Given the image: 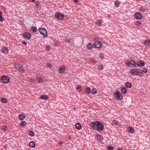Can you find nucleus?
<instances>
[{
  "label": "nucleus",
  "instance_id": "42",
  "mask_svg": "<svg viewBox=\"0 0 150 150\" xmlns=\"http://www.w3.org/2000/svg\"><path fill=\"white\" fill-rule=\"evenodd\" d=\"M37 81L40 83L42 82V80L41 78H39L38 79H37Z\"/></svg>",
  "mask_w": 150,
  "mask_h": 150
},
{
  "label": "nucleus",
  "instance_id": "5",
  "mask_svg": "<svg viewBox=\"0 0 150 150\" xmlns=\"http://www.w3.org/2000/svg\"><path fill=\"white\" fill-rule=\"evenodd\" d=\"M38 30L40 33L42 35L45 37L47 36V32L46 30L44 28H39Z\"/></svg>",
  "mask_w": 150,
  "mask_h": 150
},
{
  "label": "nucleus",
  "instance_id": "33",
  "mask_svg": "<svg viewBox=\"0 0 150 150\" xmlns=\"http://www.w3.org/2000/svg\"><path fill=\"white\" fill-rule=\"evenodd\" d=\"M120 4L119 2L118 1H116L114 3V4L115 6L117 7H119V6Z\"/></svg>",
  "mask_w": 150,
  "mask_h": 150
},
{
  "label": "nucleus",
  "instance_id": "23",
  "mask_svg": "<svg viewBox=\"0 0 150 150\" xmlns=\"http://www.w3.org/2000/svg\"><path fill=\"white\" fill-rule=\"evenodd\" d=\"M121 91L123 94H125L127 92L126 88L124 87H123L121 89Z\"/></svg>",
  "mask_w": 150,
  "mask_h": 150
},
{
  "label": "nucleus",
  "instance_id": "29",
  "mask_svg": "<svg viewBox=\"0 0 150 150\" xmlns=\"http://www.w3.org/2000/svg\"><path fill=\"white\" fill-rule=\"evenodd\" d=\"M112 123L114 125H119V124L118 121L116 120H114L112 121Z\"/></svg>",
  "mask_w": 150,
  "mask_h": 150
},
{
  "label": "nucleus",
  "instance_id": "44",
  "mask_svg": "<svg viewBox=\"0 0 150 150\" xmlns=\"http://www.w3.org/2000/svg\"><path fill=\"white\" fill-rule=\"evenodd\" d=\"M99 56L100 57V58H101L102 59H103L104 56H103V54H102V53H100L99 54Z\"/></svg>",
  "mask_w": 150,
  "mask_h": 150
},
{
  "label": "nucleus",
  "instance_id": "37",
  "mask_svg": "<svg viewBox=\"0 0 150 150\" xmlns=\"http://www.w3.org/2000/svg\"><path fill=\"white\" fill-rule=\"evenodd\" d=\"M46 67L48 68H51L52 67V65L51 64L47 63L46 65Z\"/></svg>",
  "mask_w": 150,
  "mask_h": 150
},
{
  "label": "nucleus",
  "instance_id": "13",
  "mask_svg": "<svg viewBox=\"0 0 150 150\" xmlns=\"http://www.w3.org/2000/svg\"><path fill=\"white\" fill-rule=\"evenodd\" d=\"M1 51L3 53L6 54L8 53V50L6 47H4L2 49Z\"/></svg>",
  "mask_w": 150,
  "mask_h": 150
},
{
  "label": "nucleus",
  "instance_id": "34",
  "mask_svg": "<svg viewBox=\"0 0 150 150\" xmlns=\"http://www.w3.org/2000/svg\"><path fill=\"white\" fill-rule=\"evenodd\" d=\"M76 89L78 92H80L81 89V86L80 85H78L77 86Z\"/></svg>",
  "mask_w": 150,
  "mask_h": 150
},
{
  "label": "nucleus",
  "instance_id": "20",
  "mask_svg": "<svg viewBox=\"0 0 150 150\" xmlns=\"http://www.w3.org/2000/svg\"><path fill=\"white\" fill-rule=\"evenodd\" d=\"M1 102L3 103H6L7 102V100L6 98H1Z\"/></svg>",
  "mask_w": 150,
  "mask_h": 150
},
{
  "label": "nucleus",
  "instance_id": "54",
  "mask_svg": "<svg viewBox=\"0 0 150 150\" xmlns=\"http://www.w3.org/2000/svg\"><path fill=\"white\" fill-rule=\"evenodd\" d=\"M68 41L69 42H70V40H68Z\"/></svg>",
  "mask_w": 150,
  "mask_h": 150
},
{
  "label": "nucleus",
  "instance_id": "16",
  "mask_svg": "<svg viewBox=\"0 0 150 150\" xmlns=\"http://www.w3.org/2000/svg\"><path fill=\"white\" fill-rule=\"evenodd\" d=\"M18 117L20 120H22L25 118V115L23 114H20L18 116Z\"/></svg>",
  "mask_w": 150,
  "mask_h": 150
},
{
  "label": "nucleus",
  "instance_id": "45",
  "mask_svg": "<svg viewBox=\"0 0 150 150\" xmlns=\"http://www.w3.org/2000/svg\"><path fill=\"white\" fill-rule=\"evenodd\" d=\"M46 49H47V50H50V46L49 45H46Z\"/></svg>",
  "mask_w": 150,
  "mask_h": 150
},
{
  "label": "nucleus",
  "instance_id": "19",
  "mask_svg": "<svg viewBox=\"0 0 150 150\" xmlns=\"http://www.w3.org/2000/svg\"><path fill=\"white\" fill-rule=\"evenodd\" d=\"M81 127V124L79 123H77L76 125V128L80 130Z\"/></svg>",
  "mask_w": 150,
  "mask_h": 150
},
{
  "label": "nucleus",
  "instance_id": "15",
  "mask_svg": "<svg viewBox=\"0 0 150 150\" xmlns=\"http://www.w3.org/2000/svg\"><path fill=\"white\" fill-rule=\"evenodd\" d=\"M125 85L126 87L128 88H131L132 86V84L128 82H126Z\"/></svg>",
  "mask_w": 150,
  "mask_h": 150
},
{
  "label": "nucleus",
  "instance_id": "17",
  "mask_svg": "<svg viewBox=\"0 0 150 150\" xmlns=\"http://www.w3.org/2000/svg\"><path fill=\"white\" fill-rule=\"evenodd\" d=\"M29 145L30 147L33 148L35 147V143L33 141H31L30 142Z\"/></svg>",
  "mask_w": 150,
  "mask_h": 150
},
{
  "label": "nucleus",
  "instance_id": "32",
  "mask_svg": "<svg viewBox=\"0 0 150 150\" xmlns=\"http://www.w3.org/2000/svg\"><path fill=\"white\" fill-rule=\"evenodd\" d=\"M29 135L32 137L34 136L35 135V134L33 131H30L29 132Z\"/></svg>",
  "mask_w": 150,
  "mask_h": 150
},
{
  "label": "nucleus",
  "instance_id": "52",
  "mask_svg": "<svg viewBox=\"0 0 150 150\" xmlns=\"http://www.w3.org/2000/svg\"><path fill=\"white\" fill-rule=\"evenodd\" d=\"M79 1V0H74V1L75 3H77Z\"/></svg>",
  "mask_w": 150,
  "mask_h": 150
},
{
  "label": "nucleus",
  "instance_id": "10",
  "mask_svg": "<svg viewBox=\"0 0 150 150\" xmlns=\"http://www.w3.org/2000/svg\"><path fill=\"white\" fill-rule=\"evenodd\" d=\"M23 37L25 39L29 40L31 38V35L30 33L26 32L23 33Z\"/></svg>",
  "mask_w": 150,
  "mask_h": 150
},
{
  "label": "nucleus",
  "instance_id": "2",
  "mask_svg": "<svg viewBox=\"0 0 150 150\" xmlns=\"http://www.w3.org/2000/svg\"><path fill=\"white\" fill-rule=\"evenodd\" d=\"M15 67L16 69L21 73H23L25 71V67L19 64H15Z\"/></svg>",
  "mask_w": 150,
  "mask_h": 150
},
{
  "label": "nucleus",
  "instance_id": "56",
  "mask_svg": "<svg viewBox=\"0 0 150 150\" xmlns=\"http://www.w3.org/2000/svg\"><path fill=\"white\" fill-rule=\"evenodd\" d=\"M137 1H139V0H137Z\"/></svg>",
  "mask_w": 150,
  "mask_h": 150
},
{
  "label": "nucleus",
  "instance_id": "49",
  "mask_svg": "<svg viewBox=\"0 0 150 150\" xmlns=\"http://www.w3.org/2000/svg\"><path fill=\"white\" fill-rule=\"evenodd\" d=\"M35 81V80H34L33 79H31L30 80V81L31 82H34V81Z\"/></svg>",
  "mask_w": 150,
  "mask_h": 150
},
{
  "label": "nucleus",
  "instance_id": "46",
  "mask_svg": "<svg viewBox=\"0 0 150 150\" xmlns=\"http://www.w3.org/2000/svg\"><path fill=\"white\" fill-rule=\"evenodd\" d=\"M143 71L144 73H146L147 72V70L146 69L144 68L143 69Z\"/></svg>",
  "mask_w": 150,
  "mask_h": 150
},
{
  "label": "nucleus",
  "instance_id": "50",
  "mask_svg": "<svg viewBox=\"0 0 150 150\" xmlns=\"http://www.w3.org/2000/svg\"><path fill=\"white\" fill-rule=\"evenodd\" d=\"M22 43L24 45H26L27 44V42L25 41H23L22 42Z\"/></svg>",
  "mask_w": 150,
  "mask_h": 150
},
{
  "label": "nucleus",
  "instance_id": "21",
  "mask_svg": "<svg viewBox=\"0 0 150 150\" xmlns=\"http://www.w3.org/2000/svg\"><path fill=\"white\" fill-rule=\"evenodd\" d=\"M128 130L129 132H130L131 133H132L134 132V128L131 127H129L128 128Z\"/></svg>",
  "mask_w": 150,
  "mask_h": 150
},
{
  "label": "nucleus",
  "instance_id": "6",
  "mask_svg": "<svg viewBox=\"0 0 150 150\" xmlns=\"http://www.w3.org/2000/svg\"><path fill=\"white\" fill-rule=\"evenodd\" d=\"M55 16L56 18L59 20H62L64 18V15L62 13L57 12Z\"/></svg>",
  "mask_w": 150,
  "mask_h": 150
},
{
  "label": "nucleus",
  "instance_id": "41",
  "mask_svg": "<svg viewBox=\"0 0 150 150\" xmlns=\"http://www.w3.org/2000/svg\"><path fill=\"white\" fill-rule=\"evenodd\" d=\"M4 20V18L2 17V13H0V21H3Z\"/></svg>",
  "mask_w": 150,
  "mask_h": 150
},
{
  "label": "nucleus",
  "instance_id": "22",
  "mask_svg": "<svg viewBox=\"0 0 150 150\" xmlns=\"http://www.w3.org/2000/svg\"><path fill=\"white\" fill-rule=\"evenodd\" d=\"M144 44L145 45H149L150 44V40H145L144 42Z\"/></svg>",
  "mask_w": 150,
  "mask_h": 150
},
{
  "label": "nucleus",
  "instance_id": "27",
  "mask_svg": "<svg viewBox=\"0 0 150 150\" xmlns=\"http://www.w3.org/2000/svg\"><path fill=\"white\" fill-rule=\"evenodd\" d=\"M132 63V60H131L129 61H127L126 62V64L128 66H129Z\"/></svg>",
  "mask_w": 150,
  "mask_h": 150
},
{
  "label": "nucleus",
  "instance_id": "48",
  "mask_svg": "<svg viewBox=\"0 0 150 150\" xmlns=\"http://www.w3.org/2000/svg\"><path fill=\"white\" fill-rule=\"evenodd\" d=\"M40 2H37L36 3V7H39V4Z\"/></svg>",
  "mask_w": 150,
  "mask_h": 150
},
{
  "label": "nucleus",
  "instance_id": "26",
  "mask_svg": "<svg viewBox=\"0 0 150 150\" xmlns=\"http://www.w3.org/2000/svg\"><path fill=\"white\" fill-rule=\"evenodd\" d=\"M102 21L100 19H99L96 22V24L99 26H101L102 24Z\"/></svg>",
  "mask_w": 150,
  "mask_h": 150
},
{
  "label": "nucleus",
  "instance_id": "47",
  "mask_svg": "<svg viewBox=\"0 0 150 150\" xmlns=\"http://www.w3.org/2000/svg\"><path fill=\"white\" fill-rule=\"evenodd\" d=\"M97 138L98 139H102V136L100 135H99L97 137Z\"/></svg>",
  "mask_w": 150,
  "mask_h": 150
},
{
  "label": "nucleus",
  "instance_id": "3",
  "mask_svg": "<svg viewBox=\"0 0 150 150\" xmlns=\"http://www.w3.org/2000/svg\"><path fill=\"white\" fill-rule=\"evenodd\" d=\"M130 73L132 75H139L141 76L143 74V73L141 71H139V70L136 69H133L130 71Z\"/></svg>",
  "mask_w": 150,
  "mask_h": 150
},
{
  "label": "nucleus",
  "instance_id": "55",
  "mask_svg": "<svg viewBox=\"0 0 150 150\" xmlns=\"http://www.w3.org/2000/svg\"><path fill=\"white\" fill-rule=\"evenodd\" d=\"M1 13V12L0 11V13Z\"/></svg>",
  "mask_w": 150,
  "mask_h": 150
},
{
  "label": "nucleus",
  "instance_id": "40",
  "mask_svg": "<svg viewBox=\"0 0 150 150\" xmlns=\"http://www.w3.org/2000/svg\"><path fill=\"white\" fill-rule=\"evenodd\" d=\"M136 24L138 26H140L141 24V23L139 21H136Z\"/></svg>",
  "mask_w": 150,
  "mask_h": 150
},
{
  "label": "nucleus",
  "instance_id": "4",
  "mask_svg": "<svg viewBox=\"0 0 150 150\" xmlns=\"http://www.w3.org/2000/svg\"><path fill=\"white\" fill-rule=\"evenodd\" d=\"M1 82L4 83H8L10 81L8 76L6 75L2 76L1 77Z\"/></svg>",
  "mask_w": 150,
  "mask_h": 150
},
{
  "label": "nucleus",
  "instance_id": "11",
  "mask_svg": "<svg viewBox=\"0 0 150 150\" xmlns=\"http://www.w3.org/2000/svg\"><path fill=\"white\" fill-rule=\"evenodd\" d=\"M145 64L144 62L142 61H138L137 64V66L141 67L144 66Z\"/></svg>",
  "mask_w": 150,
  "mask_h": 150
},
{
  "label": "nucleus",
  "instance_id": "53",
  "mask_svg": "<svg viewBox=\"0 0 150 150\" xmlns=\"http://www.w3.org/2000/svg\"><path fill=\"white\" fill-rule=\"evenodd\" d=\"M117 150H123L122 149H117Z\"/></svg>",
  "mask_w": 150,
  "mask_h": 150
},
{
  "label": "nucleus",
  "instance_id": "35",
  "mask_svg": "<svg viewBox=\"0 0 150 150\" xmlns=\"http://www.w3.org/2000/svg\"><path fill=\"white\" fill-rule=\"evenodd\" d=\"M98 68L100 70H102L103 69L104 67L102 65H100L98 67Z\"/></svg>",
  "mask_w": 150,
  "mask_h": 150
},
{
  "label": "nucleus",
  "instance_id": "43",
  "mask_svg": "<svg viewBox=\"0 0 150 150\" xmlns=\"http://www.w3.org/2000/svg\"><path fill=\"white\" fill-rule=\"evenodd\" d=\"M3 130L5 131H7V127L6 126H3Z\"/></svg>",
  "mask_w": 150,
  "mask_h": 150
},
{
  "label": "nucleus",
  "instance_id": "12",
  "mask_svg": "<svg viewBox=\"0 0 150 150\" xmlns=\"http://www.w3.org/2000/svg\"><path fill=\"white\" fill-rule=\"evenodd\" d=\"M66 67H65L63 66L60 67L59 69V72L60 73L64 72L65 71Z\"/></svg>",
  "mask_w": 150,
  "mask_h": 150
},
{
  "label": "nucleus",
  "instance_id": "14",
  "mask_svg": "<svg viewBox=\"0 0 150 150\" xmlns=\"http://www.w3.org/2000/svg\"><path fill=\"white\" fill-rule=\"evenodd\" d=\"M40 98L44 100H46L49 98V97L45 95H42L40 97Z\"/></svg>",
  "mask_w": 150,
  "mask_h": 150
},
{
  "label": "nucleus",
  "instance_id": "8",
  "mask_svg": "<svg viewBox=\"0 0 150 150\" xmlns=\"http://www.w3.org/2000/svg\"><path fill=\"white\" fill-rule=\"evenodd\" d=\"M101 42L98 41H96L94 42L93 44V47L94 48H100L102 47Z\"/></svg>",
  "mask_w": 150,
  "mask_h": 150
},
{
  "label": "nucleus",
  "instance_id": "18",
  "mask_svg": "<svg viewBox=\"0 0 150 150\" xmlns=\"http://www.w3.org/2000/svg\"><path fill=\"white\" fill-rule=\"evenodd\" d=\"M93 45L91 43H89L87 45V48L88 49H91L93 48Z\"/></svg>",
  "mask_w": 150,
  "mask_h": 150
},
{
  "label": "nucleus",
  "instance_id": "31",
  "mask_svg": "<svg viewBox=\"0 0 150 150\" xmlns=\"http://www.w3.org/2000/svg\"><path fill=\"white\" fill-rule=\"evenodd\" d=\"M132 63L131 64L134 66L135 67H136V66H137L136 62L135 61L132 60Z\"/></svg>",
  "mask_w": 150,
  "mask_h": 150
},
{
  "label": "nucleus",
  "instance_id": "38",
  "mask_svg": "<svg viewBox=\"0 0 150 150\" xmlns=\"http://www.w3.org/2000/svg\"><path fill=\"white\" fill-rule=\"evenodd\" d=\"M114 147L112 146H109L107 147V150H114Z\"/></svg>",
  "mask_w": 150,
  "mask_h": 150
},
{
  "label": "nucleus",
  "instance_id": "30",
  "mask_svg": "<svg viewBox=\"0 0 150 150\" xmlns=\"http://www.w3.org/2000/svg\"><path fill=\"white\" fill-rule=\"evenodd\" d=\"M26 124V122L24 121H21L20 123V125L21 127H24Z\"/></svg>",
  "mask_w": 150,
  "mask_h": 150
},
{
  "label": "nucleus",
  "instance_id": "7",
  "mask_svg": "<svg viewBox=\"0 0 150 150\" xmlns=\"http://www.w3.org/2000/svg\"><path fill=\"white\" fill-rule=\"evenodd\" d=\"M114 96L118 100H121L123 98V96L122 94L119 91H116L115 92Z\"/></svg>",
  "mask_w": 150,
  "mask_h": 150
},
{
  "label": "nucleus",
  "instance_id": "9",
  "mask_svg": "<svg viewBox=\"0 0 150 150\" xmlns=\"http://www.w3.org/2000/svg\"><path fill=\"white\" fill-rule=\"evenodd\" d=\"M135 18L137 20H140L143 18V16L142 14L139 12H137L134 15Z\"/></svg>",
  "mask_w": 150,
  "mask_h": 150
},
{
  "label": "nucleus",
  "instance_id": "25",
  "mask_svg": "<svg viewBox=\"0 0 150 150\" xmlns=\"http://www.w3.org/2000/svg\"><path fill=\"white\" fill-rule=\"evenodd\" d=\"M37 30V28L35 26H32L31 28V30L33 33L35 32Z\"/></svg>",
  "mask_w": 150,
  "mask_h": 150
},
{
  "label": "nucleus",
  "instance_id": "28",
  "mask_svg": "<svg viewBox=\"0 0 150 150\" xmlns=\"http://www.w3.org/2000/svg\"><path fill=\"white\" fill-rule=\"evenodd\" d=\"M86 93L88 94H90L91 92V90L89 87H88L86 89Z\"/></svg>",
  "mask_w": 150,
  "mask_h": 150
},
{
  "label": "nucleus",
  "instance_id": "24",
  "mask_svg": "<svg viewBox=\"0 0 150 150\" xmlns=\"http://www.w3.org/2000/svg\"><path fill=\"white\" fill-rule=\"evenodd\" d=\"M97 93V91L96 89L95 88H93L91 91V94L94 95L96 94Z\"/></svg>",
  "mask_w": 150,
  "mask_h": 150
},
{
  "label": "nucleus",
  "instance_id": "39",
  "mask_svg": "<svg viewBox=\"0 0 150 150\" xmlns=\"http://www.w3.org/2000/svg\"><path fill=\"white\" fill-rule=\"evenodd\" d=\"M91 62L93 63L94 64H96V61L95 59H91Z\"/></svg>",
  "mask_w": 150,
  "mask_h": 150
},
{
  "label": "nucleus",
  "instance_id": "36",
  "mask_svg": "<svg viewBox=\"0 0 150 150\" xmlns=\"http://www.w3.org/2000/svg\"><path fill=\"white\" fill-rule=\"evenodd\" d=\"M139 9L140 11H142L143 12H144L145 11V8L142 6H141L139 8Z\"/></svg>",
  "mask_w": 150,
  "mask_h": 150
},
{
  "label": "nucleus",
  "instance_id": "1",
  "mask_svg": "<svg viewBox=\"0 0 150 150\" xmlns=\"http://www.w3.org/2000/svg\"><path fill=\"white\" fill-rule=\"evenodd\" d=\"M91 126L95 130L101 132L104 129V126L102 123L99 121H95L91 122Z\"/></svg>",
  "mask_w": 150,
  "mask_h": 150
},
{
  "label": "nucleus",
  "instance_id": "51",
  "mask_svg": "<svg viewBox=\"0 0 150 150\" xmlns=\"http://www.w3.org/2000/svg\"><path fill=\"white\" fill-rule=\"evenodd\" d=\"M31 2H35V0H29Z\"/></svg>",
  "mask_w": 150,
  "mask_h": 150
}]
</instances>
